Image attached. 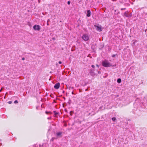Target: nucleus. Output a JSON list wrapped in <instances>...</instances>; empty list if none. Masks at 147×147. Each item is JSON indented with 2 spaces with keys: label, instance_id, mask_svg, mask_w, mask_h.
<instances>
[{
  "label": "nucleus",
  "instance_id": "1",
  "mask_svg": "<svg viewBox=\"0 0 147 147\" xmlns=\"http://www.w3.org/2000/svg\"><path fill=\"white\" fill-rule=\"evenodd\" d=\"M102 64L103 66L106 67H110L112 66L111 64L108 61L106 60L103 61L102 62Z\"/></svg>",
  "mask_w": 147,
  "mask_h": 147
},
{
  "label": "nucleus",
  "instance_id": "2",
  "mask_svg": "<svg viewBox=\"0 0 147 147\" xmlns=\"http://www.w3.org/2000/svg\"><path fill=\"white\" fill-rule=\"evenodd\" d=\"M82 38L85 41H87L88 40L89 38L88 36L86 34L83 35Z\"/></svg>",
  "mask_w": 147,
  "mask_h": 147
},
{
  "label": "nucleus",
  "instance_id": "3",
  "mask_svg": "<svg viewBox=\"0 0 147 147\" xmlns=\"http://www.w3.org/2000/svg\"><path fill=\"white\" fill-rule=\"evenodd\" d=\"M34 29L37 31H39L40 28V26L38 25H35L33 26Z\"/></svg>",
  "mask_w": 147,
  "mask_h": 147
},
{
  "label": "nucleus",
  "instance_id": "4",
  "mask_svg": "<svg viewBox=\"0 0 147 147\" xmlns=\"http://www.w3.org/2000/svg\"><path fill=\"white\" fill-rule=\"evenodd\" d=\"M94 27L96 29L99 31H102V28L100 26H97L96 25H94Z\"/></svg>",
  "mask_w": 147,
  "mask_h": 147
},
{
  "label": "nucleus",
  "instance_id": "5",
  "mask_svg": "<svg viewBox=\"0 0 147 147\" xmlns=\"http://www.w3.org/2000/svg\"><path fill=\"white\" fill-rule=\"evenodd\" d=\"M60 83H57L54 86V88L56 89H58L59 88Z\"/></svg>",
  "mask_w": 147,
  "mask_h": 147
},
{
  "label": "nucleus",
  "instance_id": "6",
  "mask_svg": "<svg viewBox=\"0 0 147 147\" xmlns=\"http://www.w3.org/2000/svg\"><path fill=\"white\" fill-rule=\"evenodd\" d=\"M124 16L126 17H131V15L130 14H128L127 12H126L124 13Z\"/></svg>",
  "mask_w": 147,
  "mask_h": 147
},
{
  "label": "nucleus",
  "instance_id": "7",
  "mask_svg": "<svg viewBox=\"0 0 147 147\" xmlns=\"http://www.w3.org/2000/svg\"><path fill=\"white\" fill-rule=\"evenodd\" d=\"M87 16L88 17H90V10H88L87 11Z\"/></svg>",
  "mask_w": 147,
  "mask_h": 147
},
{
  "label": "nucleus",
  "instance_id": "8",
  "mask_svg": "<svg viewBox=\"0 0 147 147\" xmlns=\"http://www.w3.org/2000/svg\"><path fill=\"white\" fill-rule=\"evenodd\" d=\"M61 134H62L61 132H58V133H57V136L61 137Z\"/></svg>",
  "mask_w": 147,
  "mask_h": 147
},
{
  "label": "nucleus",
  "instance_id": "9",
  "mask_svg": "<svg viewBox=\"0 0 147 147\" xmlns=\"http://www.w3.org/2000/svg\"><path fill=\"white\" fill-rule=\"evenodd\" d=\"M90 74L91 75H92V76H94L95 75V74L92 71H91Z\"/></svg>",
  "mask_w": 147,
  "mask_h": 147
},
{
  "label": "nucleus",
  "instance_id": "10",
  "mask_svg": "<svg viewBox=\"0 0 147 147\" xmlns=\"http://www.w3.org/2000/svg\"><path fill=\"white\" fill-rule=\"evenodd\" d=\"M117 82L119 83H120L121 82V80L120 78H119L117 79Z\"/></svg>",
  "mask_w": 147,
  "mask_h": 147
},
{
  "label": "nucleus",
  "instance_id": "11",
  "mask_svg": "<svg viewBox=\"0 0 147 147\" xmlns=\"http://www.w3.org/2000/svg\"><path fill=\"white\" fill-rule=\"evenodd\" d=\"M112 119L113 121H115L116 120V118L115 117H113Z\"/></svg>",
  "mask_w": 147,
  "mask_h": 147
},
{
  "label": "nucleus",
  "instance_id": "12",
  "mask_svg": "<svg viewBox=\"0 0 147 147\" xmlns=\"http://www.w3.org/2000/svg\"><path fill=\"white\" fill-rule=\"evenodd\" d=\"M14 103L15 104H16V103H18V101L17 100H16L15 101H14Z\"/></svg>",
  "mask_w": 147,
  "mask_h": 147
},
{
  "label": "nucleus",
  "instance_id": "13",
  "mask_svg": "<svg viewBox=\"0 0 147 147\" xmlns=\"http://www.w3.org/2000/svg\"><path fill=\"white\" fill-rule=\"evenodd\" d=\"M54 113L55 115H57V114H58V113H56L55 111H54Z\"/></svg>",
  "mask_w": 147,
  "mask_h": 147
},
{
  "label": "nucleus",
  "instance_id": "14",
  "mask_svg": "<svg viewBox=\"0 0 147 147\" xmlns=\"http://www.w3.org/2000/svg\"><path fill=\"white\" fill-rule=\"evenodd\" d=\"M51 112H46V113L47 114H48L49 113H50Z\"/></svg>",
  "mask_w": 147,
  "mask_h": 147
},
{
  "label": "nucleus",
  "instance_id": "15",
  "mask_svg": "<svg viewBox=\"0 0 147 147\" xmlns=\"http://www.w3.org/2000/svg\"><path fill=\"white\" fill-rule=\"evenodd\" d=\"M67 4H68V5H69L70 4V2L69 1H68L67 2Z\"/></svg>",
  "mask_w": 147,
  "mask_h": 147
},
{
  "label": "nucleus",
  "instance_id": "16",
  "mask_svg": "<svg viewBox=\"0 0 147 147\" xmlns=\"http://www.w3.org/2000/svg\"><path fill=\"white\" fill-rule=\"evenodd\" d=\"M94 67H95V66H94V65H92V67H93V68H94Z\"/></svg>",
  "mask_w": 147,
  "mask_h": 147
},
{
  "label": "nucleus",
  "instance_id": "17",
  "mask_svg": "<svg viewBox=\"0 0 147 147\" xmlns=\"http://www.w3.org/2000/svg\"><path fill=\"white\" fill-rule=\"evenodd\" d=\"M59 63L60 64H61L62 63L61 62V61H59Z\"/></svg>",
  "mask_w": 147,
  "mask_h": 147
},
{
  "label": "nucleus",
  "instance_id": "18",
  "mask_svg": "<svg viewBox=\"0 0 147 147\" xmlns=\"http://www.w3.org/2000/svg\"><path fill=\"white\" fill-rule=\"evenodd\" d=\"M11 101H9V102H8V103H9V104H11Z\"/></svg>",
  "mask_w": 147,
  "mask_h": 147
},
{
  "label": "nucleus",
  "instance_id": "19",
  "mask_svg": "<svg viewBox=\"0 0 147 147\" xmlns=\"http://www.w3.org/2000/svg\"><path fill=\"white\" fill-rule=\"evenodd\" d=\"M115 55H112V57H115Z\"/></svg>",
  "mask_w": 147,
  "mask_h": 147
},
{
  "label": "nucleus",
  "instance_id": "20",
  "mask_svg": "<svg viewBox=\"0 0 147 147\" xmlns=\"http://www.w3.org/2000/svg\"><path fill=\"white\" fill-rule=\"evenodd\" d=\"M24 59H25V58H22V59L23 60H24Z\"/></svg>",
  "mask_w": 147,
  "mask_h": 147
},
{
  "label": "nucleus",
  "instance_id": "21",
  "mask_svg": "<svg viewBox=\"0 0 147 147\" xmlns=\"http://www.w3.org/2000/svg\"><path fill=\"white\" fill-rule=\"evenodd\" d=\"M98 74H100V71H98Z\"/></svg>",
  "mask_w": 147,
  "mask_h": 147
},
{
  "label": "nucleus",
  "instance_id": "22",
  "mask_svg": "<svg viewBox=\"0 0 147 147\" xmlns=\"http://www.w3.org/2000/svg\"><path fill=\"white\" fill-rule=\"evenodd\" d=\"M96 66L97 67H99V66H98V65H97V64L96 65Z\"/></svg>",
  "mask_w": 147,
  "mask_h": 147
},
{
  "label": "nucleus",
  "instance_id": "23",
  "mask_svg": "<svg viewBox=\"0 0 147 147\" xmlns=\"http://www.w3.org/2000/svg\"><path fill=\"white\" fill-rule=\"evenodd\" d=\"M72 94H74V93H73V92H72Z\"/></svg>",
  "mask_w": 147,
  "mask_h": 147
},
{
  "label": "nucleus",
  "instance_id": "24",
  "mask_svg": "<svg viewBox=\"0 0 147 147\" xmlns=\"http://www.w3.org/2000/svg\"><path fill=\"white\" fill-rule=\"evenodd\" d=\"M1 90H2V89H1V90H0V92L1 91Z\"/></svg>",
  "mask_w": 147,
  "mask_h": 147
},
{
  "label": "nucleus",
  "instance_id": "25",
  "mask_svg": "<svg viewBox=\"0 0 147 147\" xmlns=\"http://www.w3.org/2000/svg\"><path fill=\"white\" fill-rule=\"evenodd\" d=\"M123 9H121V10Z\"/></svg>",
  "mask_w": 147,
  "mask_h": 147
}]
</instances>
